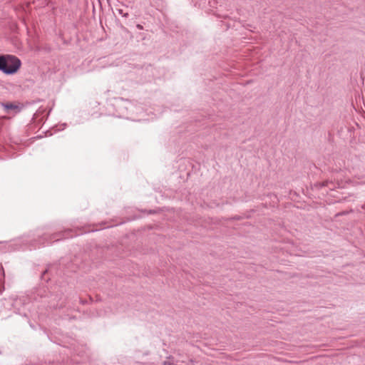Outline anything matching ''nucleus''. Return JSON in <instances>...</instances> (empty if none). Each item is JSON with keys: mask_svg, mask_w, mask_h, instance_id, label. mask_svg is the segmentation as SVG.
<instances>
[{"mask_svg": "<svg viewBox=\"0 0 365 365\" xmlns=\"http://www.w3.org/2000/svg\"><path fill=\"white\" fill-rule=\"evenodd\" d=\"M4 106L6 109H16L18 108L17 106L12 104V103H6L4 104Z\"/></svg>", "mask_w": 365, "mask_h": 365, "instance_id": "obj_2", "label": "nucleus"}, {"mask_svg": "<svg viewBox=\"0 0 365 365\" xmlns=\"http://www.w3.org/2000/svg\"><path fill=\"white\" fill-rule=\"evenodd\" d=\"M21 62L13 55L0 56V71L6 74L16 73L20 68Z\"/></svg>", "mask_w": 365, "mask_h": 365, "instance_id": "obj_1", "label": "nucleus"}, {"mask_svg": "<svg viewBox=\"0 0 365 365\" xmlns=\"http://www.w3.org/2000/svg\"><path fill=\"white\" fill-rule=\"evenodd\" d=\"M137 26H138V28H139V29H142V26H141L140 25H138Z\"/></svg>", "mask_w": 365, "mask_h": 365, "instance_id": "obj_3", "label": "nucleus"}]
</instances>
